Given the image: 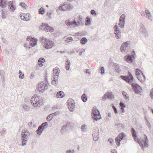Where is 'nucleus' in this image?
Wrapping results in <instances>:
<instances>
[{
    "label": "nucleus",
    "instance_id": "nucleus-58",
    "mask_svg": "<svg viewBox=\"0 0 153 153\" xmlns=\"http://www.w3.org/2000/svg\"><path fill=\"white\" fill-rule=\"evenodd\" d=\"M1 14H2V16H1L2 18L3 19H4L5 18V14L4 13V11L3 10H2L1 12Z\"/></svg>",
    "mask_w": 153,
    "mask_h": 153
},
{
    "label": "nucleus",
    "instance_id": "nucleus-44",
    "mask_svg": "<svg viewBox=\"0 0 153 153\" xmlns=\"http://www.w3.org/2000/svg\"><path fill=\"white\" fill-rule=\"evenodd\" d=\"M73 40V38L72 37H70L67 38L66 40L65 41L66 42H70L72 41Z\"/></svg>",
    "mask_w": 153,
    "mask_h": 153
},
{
    "label": "nucleus",
    "instance_id": "nucleus-47",
    "mask_svg": "<svg viewBox=\"0 0 153 153\" xmlns=\"http://www.w3.org/2000/svg\"><path fill=\"white\" fill-rule=\"evenodd\" d=\"M58 76L57 74H55V75L54 76L53 79V80L54 81H58Z\"/></svg>",
    "mask_w": 153,
    "mask_h": 153
},
{
    "label": "nucleus",
    "instance_id": "nucleus-55",
    "mask_svg": "<svg viewBox=\"0 0 153 153\" xmlns=\"http://www.w3.org/2000/svg\"><path fill=\"white\" fill-rule=\"evenodd\" d=\"M68 9L71 10L73 8V6L71 4H68Z\"/></svg>",
    "mask_w": 153,
    "mask_h": 153
},
{
    "label": "nucleus",
    "instance_id": "nucleus-29",
    "mask_svg": "<svg viewBox=\"0 0 153 153\" xmlns=\"http://www.w3.org/2000/svg\"><path fill=\"white\" fill-rule=\"evenodd\" d=\"M114 66L115 67V69L116 70V71L118 73H119L121 70L120 69V67L119 65L117 64H114Z\"/></svg>",
    "mask_w": 153,
    "mask_h": 153
},
{
    "label": "nucleus",
    "instance_id": "nucleus-10",
    "mask_svg": "<svg viewBox=\"0 0 153 153\" xmlns=\"http://www.w3.org/2000/svg\"><path fill=\"white\" fill-rule=\"evenodd\" d=\"M120 78L124 80L125 81L128 83L131 82V81L133 79V77L131 74L128 72V75L127 76H121Z\"/></svg>",
    "mask_w": 153,
    "mask_h": 153
},
{
    "label": "nucleus",
    "instance_id": "nucleus-51",
    "mask_svg": "<svg viewBox=\"0 0 153 153\" xmlns=\"http://www.w3.org/2000/svg\"><path fill=\"white\" fill-rule=\"evenodd\" d=\"M91 15H94L95 16H96L97 15V13L96 12V11L93 10H91Z\"/></svg>",
    "mask_w": 153,
    "mask_h": 153
},
{
    "label": "nucleus",
    "instance_id": "nucleus-43",
    "mask_svg": "<svg viewBox=\"0 0 153 153\" xmlns=\"http://www.w3.org/2000/svg\"><path fill=\"white\" fill-rule=\"evenodd\" d=\"M99 72L101 74H103L105 72V69L103 67H102L100 68Z\"/></svg>",
    "mask_w": 153,
    "mask_h": 153
},
{
    "label": "nucleus",
    "instance_id": "nucleus-6",
    "mask_svg": "<svg viewBox=\"0 0 153 153\" xmlns=\"http://www.w3.org/2000/svg\"><path fill=\"white\" fill-rule=\"evenodd\" d=\"M130 45V42L128 41H126L123 43L120 48L122 53H124L128 52Z\"/></svg>",
    "mask_w": 153,
    "mask_h": 153
},
{
    "label": "nucleus",
    "instance_id": "nucleus-25",
    "mask_svg": "<svg viewBox=\"0 0 153 153\" xmlns=\"http://www.w3.org/2000/svg\"><path fill=\"white\" fill-rule=\"evenodd\" d=\"M54 30V28L51 27L49 26L48 25L46 27L45 31L47 32H52Z\"/></svg>",
    "mask_w": 153,
    "mask_h": 153
},
{
    "label": "nucleus",
    "instance_id": "nucleus-50",
    "mask_svg": "<svg viewBox=\"0 0 153 153\" xmlns=\"http://www.w3.org/2000/svg\"><path fill=\"white\" fill-rule=\"evenodd\" d=\"M112 107L115 113L117 114V111L116 108L114 105H113Z\"/></svg>",
    "mask_w": 153,
    "mask_h": 153
},
{
    "label": "nucleus",
    "instance_id": "nucleus-16",
    "mask_svg": "<svg viewBox=\"0 0 153 153\" xmlns=\"http://www.w3.org/2000/svg\"><path fill=\"white\" fill-rule=\"evenodd\" d=\"M68 4L67 3H64L61 5V6L59 7V10L64 11L68 9Z\"/></svg>",
    "mask_w": 153,
    "mask_h": 153
},
{
    "label": "nucleus",
    "instance_id": "nucleus-2",
    "mask_svg": "<svg viewBox=\"0 0 153 153\" xmlns=\"http://www.w3.org/2000/svg\"><path fill=\"white\" fill-rule=\"evenodd\" d=\"M43 100L41 97L34 96L32 97L30 100L31 104L34 108L40 107L42 104Z\"/></svg>",
    "mask_w": 153,
    "mask_h": 153
},
{
    "label": "nucleus",
    "instance_id": "nucleus-19",
    "mask_svg": "<svg viewBox=\"0 0 153 153\" xmlns=\"http://www.w3.org/2000/svg\"><path fill=\"white\" fill-rule=\"evenodd\" d=\"M37 39L35 38H32L30 41V46L32 47L36 46L37 45Z\"/></svg>",
    "mask_w": 153,
    "mask_h": 153
},
{
    "label": "nucleus",
    "instance_id": "nucleus-7",
    "mask_svg": "<svg viewBox=\"0 0 153 153\" xmlns=\"http://www.w3.org/2000/svg\"><path fill=\"white\" fill-rule=\"evenodd\" d=\"M91 116L94 123L99 120L101 118L99 111L97 109L93 110Z\"/></svg>",
    "mask_w": 153,
    "mask_h": 153
},
{
    "label": "nucleus",
    "instance_id": "nucleus-15",
    "mask_svg": "<svg viewBox=\"0 0 153 153\" xmlns=\"http://www.w3.org/2000/svg\"><path fill=\"white\" fill-rule=\"evenodd\" d=\"M15 1H10L8 3V5L9 7V10L11 12H14L15 10V6L14 4H15Z\"/></svg>",
    "mask_w": 153,
    "mask_h": 153
},
{
    "label": "nucleus",
    "instance_id": "nucleus-53",
    "mask_svg": "<svg viewBox=\"0 0 153 153\" xmlns=\"http://www.w3.org/2000/svg\"><path fill=\"white\" fill-rule=\"evenodd\" d=\"M150 96L152 99L153 98V89H152L150 92Z\"/></svg>",
    "mask_w": 153,
    "mask_h": 153
},
{
    "label": "nucleus",
    "instance_id": "nucleus-23",
    "mask_svg": "<svg viewBox=\"0 0 153 153\" xmlns=\"http://www.w3.org/2000/svg\"><path fill=\"white\" fill-rule=\"evenodd\" d=\"M107 94V98H108L109 100H111L114 98V96L112 92L106 93Z\"/></svg>",
    "mask_w": 153,
    "mask_h": 153
},
{
    "label": "nucleus",
    "instance_id": "nucleus-3",
    "mask_svg": "<svg viewBox=\"0 0 153 153\" xmlns=\"http://www.w3.org/2000/svg\"><path fill=\"white\" fill-rule=\"evenodd\" d=\"M31 135V133L27 129H24L22 130L21 133V136L22 138V145H25L27 142L29 138V136Z\"/></svg>",
    "mask_w": 153,
    "mask_h": 153
},
{
    "label": "nucleus",
    "instance_id": "nucleus-63",
    "mask_svg": "<svg viewBox=\"0 0 153 153\" xmlns=\"http://www.w3.org/2000/svg\"><path fill=\"white\" fill-rule=\"evenodd\" d=\"M51 12L50 11L48 12L47 13V15L50 18L51 17Z\"/></svg>",
    "mask_w": 153,
    "mask_h": 153
},
{
    "label": "nucleus",
    "instance_id": "nucleus-45",
    "mask_svg": "<svg viewBox=\"0 0 153 153\" xmlns=\"http://www.w3.org/2000/svg\"><path fill=\"white\" fill-rule=\"evenodd\" d=\"M86 126L85 125H82V126H81V129H82V131H83V132H85L86 131V128H85V127H86Z\"/></svg>",
    "mask_w": 153,
    "mask_h": 153
},
{
    "label": "nucleus",
    "instance_id": "nucleus-56",
    "mask_svg": "<svg viewBox=\"0 0 153 153\" xmlns=\"http://www.w3.org/2000/svg\"><path fill=\"white\" fill-rule=\"evenodd\" d=\"M66 61L65 63L66 65H70V62L69 60L68 59H66Z\"/></svg>",
    "mask_w": 153,
    "mask_h": 153
},
{
    "label": "nucleus",
    "instance_id": "nucleus-18",
    "mask_svg": "<svg viewBox=\"0 0 153 153\" xmlns=\"http://www.w3.org/2000/svg\"><path fill=\"white\" fill-rule=\"evenodd\" d=\"M142 91V88L140 86L137 84L134 85V92L136 93L139 94Z\"/></svg>",
    "mask_w": 153,
    "mask_h": 153
},
{
    "label": "nucleus",
    "instance_id": "nucleus-22",
    "mask_svg": "<svg viewBox=\"0 0 153 153\" xmlns=\"http://www.w3.org/2000/svg\"><path fill=\"white\" fill-rule=\"evenodd\" d=\"M64 92L62 91H60L57 93L56 96L58 98H62L64 97Z\"/></svg>",
    "mask_w": 153,
    "mask_h": 153
},
{
    "label": "nucleus",
    "instance_id": "nucleus-4",
    "mask_svg": "<svg viewBox=\"0 0 153 153\" xmlns=\"http://www.w3.org/2000/svg\"><path fill=\"white\" fill-rule=\"evenodd\" d=\"M40 40L44 47L46 49L51 48L54 45V43L53 42L44 37H42L41 38Z\"/></svg>",
    "mask_w": 153,
    "mask_h": 153
},
{
    "label": "nucleus",
    "instance_id": "nucleus-61",
    "mask_svg": "<svg viewBox=\"0 0 153 153\" xmlns=\"http://www.w3.org/2000/svg\"><path fill=\"white\" fill-rule=\"evenodd\" d=\"M58 112H56L55 113H53L51 114V115L52 116H53H53L56 115V114H58Z\"/></svg>",
    "mask_w": 153,
    "mask_h": 153
},
{
    "label": "nucleus",
    "instance_id": "nucleus-39",
    "mask_svg": "<svg viewBox=\"0 0 153 153\" xmlns=\"http://www.w3.org/2000/svg\"><path fill=\"white\" fill-rule=\"evenodd\" d=\"M125 15L124 14H122L120 16L119 21H124Z\"/></svg>",
    "mask_w": 153,
    "mask_h": 153
},
{
    "label": "nucleus",
    "instance_id": "nucleus-38",
    "mask_svg": "<svg viewBox=\"0 0 153 153\" xmlns=\"http://www.w3.org/2000/svg\"><path fill=\"white\" fill-rule=\"evenodd\" d=\"M45 9L43 7H41L39 10V13L43 14L44 13Z\"/></svg>",
    "mask_w": 153,
    "mask_h": 153
},
{
    "label": "nucleus",
    "instance_id": "nucleus-20",
    "mask_svg": "<svg viewBox=\"0 0 153 153\" xmlns=\"http://www.w3.org/2000/svg\"><path fill=\"white\" fill-rule=\"evenodd\" d=\"M134 58V55L133 54L132 55H128L127 56H125L126 61L128 62L131 63L133 62L132 57Z\"/></svg>",
    "mask_w": 153,
    "mask_h": 153
},
{
    "label": "nucleus",
    "instance_id": "nucleus-37",
    "mask_svg": "<svg viewBox=\"0 0 153 153\" xmlns=\"http://www.w3.org/2000/svg\"><path fill=\"white\" fill-rule=\"evenodd\" d=\"M67 128V125L63 126L61 129V132L62 133H63L64 132V131H66Z\"/></svg>",
    "mask_w": 153,
    "mask_h": 153
},
{
    "label": "nucleus",
    "instance_id": "nucleus-35",
    "mask_svg": "<svg viewBox=\"0 0 153 153\" xmlns=\"http://www.w3.org/2000/svg\"><path fill=\"white\" fill-rule=\"evenodd\" d=\"M19 5L21 6L22 7L26 9L28 7L23 2H21L20 3Z\"/></svg>",
    "mask_w": 153,
    "mask_h": 153
},
{
    "label": "nucleus",
    "instance_id": "nucleus-28",
    "mask_svg": "<svg viewBox=\"0 0 153 153\" xmlns=\"http://www.w3.org/2000/svg\"><path fill=\"white\" fill-rule=\"evenodd\" d=\"M23 108L26 111H28L30 110V107L28 105H27L25 104L23 105Z\"/></svg>",
    "mask_w": 153,
    "mask_h": 153
},
{
    "label": "nucleus",
    "instance_id": "nucleus-59",
    "mask_svg": "<svg viewBox=\"0 0 153 153\" xmlns=\"http://www.w3.org/2000/svg\"><path fill=\"white\" fill-rule=\"evenodd\" d=\"M131 132L132 133V137L134 139V128H132L131 129Z\"/></svg>",
    "mask_w": 153,
    "mask_h": 153
},
{
    "label": "nucleus",
    "instance_id": "nucleus-21",
    "mask_svg": "<svg viewBox=\"0 0 153 153\" xmlns=\"http://www.w3.org/2000/svg\"><path fill=\"white\" fill-rule=\"evenodd\" d=\"M7 0H0V6L2 8L5 7L7 5Z\"/></svg>",
    "mask_w": 153,
    "mask_h": 153
},
{
    "label": "nucleus",
    "instance_id": "nucleus-42",
    "mask_svg": "<svg viewBox=\"0 0 153 153\" xmlns=\"http://www.w3.org/2000/svg\"><path fill=\"white\" fill-rule=\"evenodd\" d=\"M53 118V116L51 114H50L47 117V120L48 121H50Z\"/></svg>",
    "mask_w": 153,
    "mask_h": 153
},
{
    "label": "nucleus",
    "instance_id": "nucleus-34",
    "mask_svg": "<svg viewBox=\"0 0 153 153\" xmlns=\"http://www.w3.org/2000/svg\"><path fill=\"white\" fill-rule=\"evenodd\" d=\"M48 25L47 24L42 23L40 27V28L42 30L44 29L45 30V29H46Z\"/></svg>",
    "mask_w": 153,
    "mask_h": 153
},
{
    "label": "nucleus",
    "instance_id": "nucleus-17",
    "mask_svg": "<svg viewBox=\"0 0 153 153\" xmlns=\"http://www.w3.org/2000/svg\"><path fill=\"white\" fill-rule=\"evenodd\" d=\"M30 16L29 14H27L20 16V18L21 19L23 20L28 21L30 20Z\"/></svg>",
    "mask_w": 153,
    "mask_h": 153
},
{
    "label": "nucleus",
    "instance_id": "nucleus-1",
    "mask_svg": "<svg viewBox=\"0 0 153 153\" xmlns=\"http://www.w3.org/2000/svg\"><path fill=\"white\" fill-rule=\"evenodd\" d=\"M66 25L70 27H75L79 26H82L84 24V19L82 17L78 16L74 21L67 20L65 21Z\"/></svg>",
    "mask_w": 153,
    "mask_h": 153
},
{
    "label": "nucleus",
    "instance_id": "nucleus-60",
    "mask_svg": "<svg viewBox=\"0 0 153 153\" xmlns=\"http://www.w3.org/2000/svg\"><path fill=\"white\" fill-rule=\"evenodd\" d=\"M145 12L146 13V14L147 16H149L150 15V13L149 12V11L148 10H145Z\"/></svg>",
    "mask_w": 153,
    "mask_h": 153
},
{
    "label": "nucleus",
    "instance_id": "nucleus-27",
    "mask_svg": "<svg viewBox=\"0 0 153 153\" xmlns=\"http://www.w3.org/2000/svg\"><path fill=\"white\" fill-rule=\"evenodd\" d=\"M88 41L87 39L85 37H83L80 40V43L82 45H85Z\"/></svg>",
    "mask_w": 153,
    "mask_h": 153
},
{
    "label": "nucleus",
    "instance_id": "nucleus-14",
    "mask_svg": "<svg viewBox=\"0 0 153 153\" xmlns=\"http://www.w3.org/2000/svg\"><path fill=\"white\" fill-rule=\"evenodd\" d=\"M67 105L68 106L69 108H71L70 110L71 111H73L75 107V104L74 101L72 99H69L67 102Z\"/></svg>",
    "mask_w": 153,
    "mask_h": 153
},
{
    "label": "nucleus",
    "instance_id": "nucleus-12",
    "mask_svg": "<svg viewBox=\"0 0 153 153\" xmlns=\"http://www.w3.org/2000/svg\"><path fill=\"white\" fill-rule=\"evenodd\" d=\"M48 86L46 84L42 82L39 84L38 89L39 91L43 93L45 90L48 89Z\"/></svg>",
    "mask_w": 153,
    "mask_h": 153
},
{
    "label": "nucleus",
    "instance_id": "nucleus-62",
    "mask_svg": "<svg viewBox=\"0 0 153 153\" xmlns=\"http://www.w3.org/2000/svg\"><path fill=\"white\" fill-rule=\"evenodd\" d=\"M25 47L28 48H30V47L28 46V45L27 44V43H25Z\"/></svg>",
    "mask_w": 153,
    "mask_h": 153
},
{
    "label": "nucleus",
    "instance_id": "nucleus-33",
    "mask_svg": "<svg viewBox=\"0 0 153 153\" xmlns=\"http://www.w3.org/2000/svg\"><path fill=\"white\" fill-rule=\"evenodd\" d=\"M53 72L56 74H57L60 72V70L57 67H56L53 69Z\"/></svg>",
    "mask_w": 153,
    "mask_h": 153
},
{
    "label": "nucleus",
    "instance_id": "nucleus-9",
    "mask_svg": "<svg viewBox=\"0 0 153 153\" xmlns=\"http://www.w3.org/2000/svg\"><path fill=\"white\" fill-rule=\"evenodd\" d=\"M125 136V134L123 132L120 133L115 138V141L116 143L118 146H119L120 145V142L122 140Z\"/></svg>",
    "mask_w": 153,
    "mask_h": 153
},
{
    "label": "nucleus",
    "instance_id": "nucleus-26",
    "mask_svg": "<svg viewBox=\"0 0 153 153\" xmlns=\"http://www.w3.org/2000/svg\"><path fill=\"white\" fill-rule=\"evenodd\" d=\"M87 96L85 94H84L82 96L81 99L84 102H86L87 100Z\"/></svg>",
    "mask_w": 153,
    "mask_h": 153
},
{
    "label": "nucleus",
    "instance_id": "nucleus-8",
    "mask_svg": "<svg viewBox=\"0 0 153 153\" xmlns=\"http://www.w3.org/2000/svg\"><path fill=\"white\" fill-rule=\"evenodd\" d=\"M99 129L97 127L95 128L92 131V137L93 140L97 141L99 139Z\"/></svg>",
    "mask_w": 153,
    "mask_h": 153
},
{
    "label": "nucleus",
    "instance_id": "nucleus-54",
    "mask_svg": "<svg viewBox=\"0 0 153 153\" xmlns=\"http://www.w3.org/2000/svg\"><path fill=\"white\" fill-rule=\"evenodd\" d=\"M107 94L105 93L104 95L102 97V100H106V98H107Z\"/></svg>",
    "mask_w": 153,
    "mask_h": 153
},
{
    "label": "nucleus",
    "instance_id": "nucleus-48",
    "mask_svg": "<svg viewBox=\"0 0 153 153\" xmlns=\"http://www.w3.org/2000/svg\"><path fill=\"white\" fill-rule=\"evenodd\" d=\"M108 142L111 144H113L114 142V140L111 138H109L108 140Z\"/></svg>",
    "mask_w": 153,
    "mask_h": 153
},
{
    "label": "nucleus",
    "instance_id": "nucleus-31",
    "mask_svg": "<svg viewBox=\"0 0 153 153\" xmlns=\"http://www.w3.org/2000/svg\"><path fill=\"white\" fill-rule=\"evenodd\" d=\"M122 94L124 97H125V99L127 100H129V98L128 97V94L125 91L122 92Z\"/></svg>",
    "mask_w": 153,
    "mask_h": 153
},
{
    "label": "nucleus",
    "instance_id": "nucleus-57",
    "mask_svg": "<svg viewBox=\"0 0 153 153\" xmlns=\"http://www.w3.org/2000/svg\"><path fill=\"white\" fill-rule=\"evenodd\" d=\"M6 132V131L4 129H2L0 131V132L1 134L2 135H4Z\"/></svg>",
    "mask_w": 153,
    "mask_h": 153
},
{
    "label": "nucleus",
    "instance_id": "nucleus-41",
    "mask_svg": "<svg viewBox=\"0 0 153 153\" xmlns=\"http://www.w3.org/2000/svg\"><path fill=\"white\" fill-rule=\"evenodd\" d=\"M124 21H119V25L121 28H123L124 27Z\"/></svg>",
    "mask_w": 153,
    "mask_h": 153
},
{
    "label": "nucleus",
    "instance_id": "nucleus-46",
    "mask_svg": "<svg viewBox=\"0 0 153 153\" xmlns=\"http://www.w3.org/2000/svg\"><path fill=\"white\" fill-rule=\"evenodd\" d=\"M45 61V59L43 58H40L38 61V62L43 63Z\"/></svg>",
    "mask_w": 153,
    "mask_h": 153
},
{
    "label": "nucleus",
    "instance_id": "nucleus-49",
    "mask_svg": "<svg viewBox=\"0 0 153 153\" xmlns=\"http://www.w3.org/2000/svg\"><path fill=\"white\" fill-rule=\"evenodd\" d=\"M120 105L121 108H124L126 107L125 105L122 102L120 103Z\"/></svg>",
    "mask_w": 153,
    "mask_h": 153
},
{
    "label": "nucleus",
    "instance_id": "nucleus-30",
    "mask_svg": "<svg viewBox=\"0 0 153 153\" xmlns=\"http://www.w3.org/2000/svg\"><path fill=\"white\" fill-rule=\"evenodd\" d=\"M48 124L47 122H46L42 123L41 125L40 126H41L43 130H44L46 128H47L48 127Z\"/></svg>",
    "mask_w": 153,
    "mask_h": 153
},
{
    "label": "nucleus",
    "instance_id": "nucleus-64",
    "mask_svg": "<svg viewBox=\"0 0 153 153\" xmlns=\"http://www.w3.org/2000/svg\"><path fill=\"white\" fill-rule=\"evenodd\" d=\"M111 153H117V152L114 149H112L111 151Z\"/></svg>",
    "mask_w": 153,
    "mask_h": 153
},
{
    "label": "nucleus",
    "instance_id": "nucleus-24",
    "mask_svg": "<svg viewBox=\"0 0 153 153\" xmlns=\"http://www.w3.org/2000/svg\"><path fill=\"white\" fill-rule=\"evenodd\" d=\"M43 131L44 130L42 128V127L39 126L36 130L37 134L39 135H41Z\"/></svg>",
    "mask_w": 153,
    "mask_h": 153
},
{
    "label": "nucleus",
    "instance_id": "nucleus-40",
    "mask_svg": "<svg viewBox=\"0 0 153 153\" xmlns=\"http://www.w3.org/2000/svg\"><path fill=\"white\" fill-rule=\"evenodd\" d=\"M19 78L21 79H23L24 77V74H23L20 70L19 71Z\"/></svg>",
    "mask_w": 153,
    "mask_h": 153
},
{
    "label": "nucleus",
    "instance_id": "nucleus-36",
    "mask_svg": "<svg viewBox=\"0 0 153 153\" xmlns=\"http://www.w3.org/2000/svg\"><path fill=\"white\" fill-rule=\"evenodd\" d=\"M91 24L90 19L88 17H87L86 19L85 25H89Z\"/></svg>",
    "mask_w": 153,
    "mask_h": 153
},
{
    "label": "nucleus",
    "instance_id": "nucleus-32",
    "mask_svg": "<svg viewBox=\"0 0 153 153\" xmlns=\"http://www.w3.org/2000/svg\"><path fill=\"white\" fill-rule=\"evenodd\" d=\"M115 125L117 126V127L119 128H124V126L122 124L119 123H116Z\"/></svg>",
    "mask_w": 153,
    "mask_h": 153
},
{
    "label": "nucleus",
    "instance_id": "nucleus-52",
    "mask_svg": "<svg viewBox=\"0 0 153 153\" xmlns=\"http://www.w3.org/2000/svg\"><path fill=\"white\" fill-rule=\"evenodd\" d=\"M58 83V81H54L53 80L52 82V84L54 85H56Z\"/></svg>",
    "mask_w": 153,
    "mask_h": 153
},
{
    "label": "nucleus",
    "instance_id": "nucleus-5",
    "mask_svg": "<svg viewBox=\"0 0 153 153\" xmlns=\"http://www.w3.org/2000/svg\"><path fill=\"white\" fill-rule=\"evenodd\" d=\"M144 140H141L140 139H137L136 137V136L134 134V140L137 141L139 144L140 146L142 148L144 147H147L148 146V140L147 137L146 135H144Z\"/></svg>",
    "mask_w": 153,
    "mask_h": 153
},
{
    "label": "nucleus",
    "instance_id": "nucleus-11",
    "mask_svg": "<svg viewBox=\"0 0 153 153\" xmlns=\"http://www.w3.org/2000/svg\"><path fill=\"white\" fill-rule=\"evenodd\" d=\"M136 76L139 80L142 81L144 80L145 77L141 71L136 70L135 72Z\"/></svg>",
    "mask_w": 153,
    "mask_h": 153
},
{
    "label": "nucleus",
    "instance_id": "nucleus-13",
    "mask_svg": "<svg viewBox=\"0 0 153 153\" xmlns=\"http://www.w3.org/2000/svg\"><path fill=\"white\" fill-rule=\"evenodd\" d=\"M114 33L115 35V37L117 39H120L121 37V32L117 25L114 26Z\"/></svg>",
    "mask_w": 153,
    "mask_h": 153
}]
</instances>
